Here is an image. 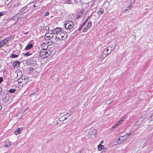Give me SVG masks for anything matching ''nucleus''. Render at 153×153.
I'll return each instance as SVG.
<instances>
[{
    "mask_svg": "<svg viewBox=\"0 0 153 153\" xmlns=\"http://www.w3.org/2000/svg\"><path fill=\"white\" fill-rule=\"evenodd\" d=\"M53 33L55 35V39L59 41L65 40L67 37V33L61 28H57L53 30Z\"/></svg>",
    "mask_w": 153,
    "mask_h": 153,
    "instance_id": "obj_1",
    "label": "nucleus"
},
{
    "mask_svg": "<svg viewBox=\"0 0 153 153\" xmlns=\"http://www.w3.org/2000/svg\"><path fill=\"white\" fill-rule=\"evenodd\" d=\"M51 54V52L49 49H42L39 53V56L42 58L48 57Z\"/></svg>",
    "mask_w": 153,
    "mask_h": 153,
    "instance_id": "obj_2",
    "label": "nucleus"
},
{
    "mask_svg": "<svg viewBox=\"0 0 153 153\" xmlns=\"http://www.w3.org/2000/svg\"><path fill=\"white\" fill-rule=\"evenodd\" d=\"M64 26L66 30H70L73 28L74 24L72 21L67 20L64 22Z\"/></svg>",
    "mask_w": 153,
    "mask_h": 153,
    "instance_id": "obj_3",
    "label": "nucleus"
},
{
    "mask_svg": "<svg viewBox=\"0 0 153 153\" xmlns=\"http://www.w3.org/2000/svg\"><path fill=\"white\" fill-rule=\"evenodd\" d=\"M29 80L27 77L23 76L22 77V81H18L19 83H22L23 85L26 84L28 82Z\"/></svg>",
    "mask_w": 153,
    "mask_h": 153,
    "instance_id": "obj_4",
    "label": "nucleus"
},
{
    "mask_svg": "<svg viewBox=\"0 0 153 153\" xmlns=\"http://www.w3.org/2000/svg\"><path fill=\"white\" fill-rule=\"evenodd\" d=\"M127 140V138L125 137V136H121L117 140V143L118 144L121 143L122 142H124Z\"/></svg>",
    "mask_w": 153,
    "mask_h": 153,
    "instance_id": "obj_5",
    "label": "nucleus"
},
{
    "mask_svg": "<svg viewBox=\"0 0 153 153\" xmlns=\"http://www.w3.org/2000/svg\"><path fill=\"white\" fill-rule=\"evenodd\" d=\"M116 45L114 44V45H111L110 46L108 47L107 49L106 50V51L108 52L109 51H110V53H111V51L114 49L116 47Z\"/></svg>",
    "mask_w": 153,
    "mask_h": 153,
    "instance_id": "obj_6",
    "label": "nucleus"
},
{
    "mask_svg": "<svg viewBox=\"0 0 153 153\" xmlns=\"http://www.w3.org/2000/svg\"><path fill=\"white\" fill-rule=\"evenodd\" d=\"M49 46V45L48 43H43L41 46L42 49H49L48 48Z\"/></svg>",
    "mask_w": 153,
    "mask_h": 153,
    "instance_id": "obj_7",
    "label": "nucleus"
},
{
    "mask_svg": "<svg viewBox=\"0 0 153 153\" xmlns=\"http://www.w3.org/2000/svg\"><path fill=\"white\" fill-rule=\"evenodd\" d=\"M20 63V62L19 61H15L13 62V67L15 68H17L19 67Z\"/></svg>",
    "mask_w": 153,
    "mask_h": 153,
    "instance_id": "obj_8",
    "label": "nucleus"
},
{
    "mask_svg": "<svg viewBox=\"0 0 153 153\" xmlns=\"http://www.w3.org/2000/svg\"><path fill=\"white\" fill-rule=\"evenodd\" d=\"M33 47V46L32 44L31 43H30L26 46L25 49L27 50H29L31 48Z\"/></svg>",
    "mask_w": 153,
    "mask_h": 153,
    "instance_id": "obj_9",
    "label": "nucleus"
},
{
    "mask_svg": "<svg viewBox=\"0 0 153 153\" xmlns=\"http://www.w3.org/2000/svg\"><path fill=\"white\" fill-rule=\"evenodd\" d=\"M104 148L103 145L100 144L98 146V150L100 151H101Z\"/></svg>",
    "mask_w": 153,
    "mask_h": 153,
    "instance_id": "obj_10",
    "label": "nucleus"
},
{
    "mask_svg": "<svg viewBox=\"0 0 153 153\" xmlns=\"http://www.w3.org/2000/svg\"><path fill=\"white\" fill-rule=\"evenodd\" d=\"M53 34H51L50 35H49L48 33H47L45 35V36H46L47 38H48L49 37V39H50V38H53Z\"/></svg>",
    "mask_w": 153,
    "mask_h": 153,
    "instance_id": "obj_11",
    "label": "nucleus"
},
{
    "mask_svg": "<svg viewBox=\"0 0 153 153\" xmlns=\"http://www.w3.org/2000/svg\"><path fill=\"white\" fill-rule=\"evenodd\" d=\"M70 116V115L68 114L67 113L65 115L63 116L62 117V118L64 119L65 120L67 119V117H68Z\"/></svg>",
    "mask_w": 153,
    "mask_h": 153,
    "instance_id": "obj_12",
    "label": "nucleus"
},
{
    "mask_svg": "<svg viewBox=\"0 0 153 153\" xmlns=\"http://www.w3.org/2000/svg\"><path fill=\"white\" fill-rule=\"evenodd\" d=\"M114 99H108L106 102V103L107 105H109L114 100Z\"/></svg>",
    "mask_w": 153,
    "mask_h": 153,
    "instance_id": "obj_13",
    "label": "nucleus"
},
{
    "mask_svg": "<svg viewBox=\"0 0 153 153\" xmlns=\"http://www.w3.org/2000/svg\"><path fill=\"white\" fill-rule=\"evenodd\" d=\"M15 74L17 76V77L16 78V79H17L18 78V77H19L20 76V77H21V76H22V73L21 71H19L18 72L16 73H15Z\"/></svg>",
    "mask_w": 153,
    "mask_h": 153,
    "instance_id": "obj_14",
    "label": "nucleus"
},
{
    "mask_svg": "<svg viewBox=\"0 0 153 153\" xmlns=\"http://www.w3.org/2000/svg\"><path fill=\"white\" fill-rule=\"evenodd\" d=\"M32 53H30L29 52H27V53H25L23 54L25 56H27L31 55Z\"/></svg>",
    "mask_w": 153,
    "mask_h": 153,
    "instance_id": "obj_15",
    "label": "nucleus"
},
{
    "mask_svg": "<svg viewBox=\"0 0 153 153\" xmlns=\"http://www.w3.org/2000/svg\"><path fill=\"white\" fill-rule=\"evenodd\" d=\"M19 55V53H18V54H17V55H15L14 54H12L11 55V57H12V58H16V57H17Z\"/></svg>",
    "mask_w": 153,
    "mask_h": 153,
    "instance_id": "obj_16",
    "label": "nucleus"
},
{
    "mask_svg": "<svg viewBox=\"0 0 153 153\" xmlns=\"http://www.w3.org/2000/svg\"><path fill=\"white\" fill-rule=\"evenodd\" d=\"M125 119L124 118H123L121 120L118 122L117 124H122L124 121V120H125Z\"/></svg>",
    "mask_w": 153,
    "mask_h": 153,
    "instance_id": "obj_17",
    "label": "nucleus"
},
{
    "mask_svg": "<svg viewBox=\"0 0 153 153\" xmlns=\"http://www.w3.org/2000/svg\"><path fill=\"white\" fill-rule=\"evenodd\" d=\"M92 23L91 21H89L86 27H87V28H89L91 25Z\"/></svg>",
    "mask_w": 153,
    "mask_h": 153,
    "instance_id": "obj_18",
    "label": "nucleus"
},
{
    "mask_svg": "<svg viewBox=\"0 0 153 153\" xmlns=\"http://www.w3.org/2000/svg\"><path fill=\"white\" fill-rule=\"evenodd\" d=\"M103 12H104L103 10H99L98 11L97 13H98V15H102V14Z\"/></svg>",
    "mask_w": 153,
    "mask_h": 153,
    "instance_id": "obj_19",
    "label": "nucleus"
},
{
    "mask_svg": "<svg viewBox=\"0 0 153 153\" xmlns=\"http://www.w3.org/2000/svg\"><path fill=\"white\" fill-rule=\"evenodd\" d=\"M16 89H10L8 91V92L10 93H13L15 92L16 91Z\"/></svg>",
    "mask_w": 153,
    "mask_h": 153,
    "instance_id": "obj_20",
    "label": "nucleus"
},
{
    "mask_svg": "<svg viewBox=\"0 0 153 153\" xmlns=\"http://www.w3.org/2000/svg\"><path fill=\"white\" fill-rule=\"evenodd\" d=\"M10 142H7L5 143L4 146L5 147H9L10 146Z\"/></svg>",
    "mask_w": 153,
    "mask_h": 153,
    "instance_id": "obj_21",
    "label": "nucleus"
},
{
    "mask_svg": "<svg viewBox=\"0 0 153 153\" xmlns=\"http://www.w3.org/2000/svg\"><path fill=\"white\" fill-rule=\"evenodd\" d=\"M132 8V5H131L129 6L128 7H126L125 9V11H127L128 10Z\"/></svg>",
    "mask_w": 153,
    "mask_h": 153,
    "instance_id": "obj_22",
    "label": "nucleus"
},
{
    "mask_svg": "<svg viewBox=\"0 0 153 153\" xmlns=\"http://www.w3.org/2000/svg\"><path fill=\"white\" fill-rule=\"evenodd\" d=\"M20 133V132L19 131V130L17 128V129H16V131L14 132V134L16 135H17V134L19 133Z\"/></svg>",
    "mask_w": 153,
    "mask_h": 153,
    "instance_id": "obj_23",
    "label": "nucleus"
},
{
    "mask_svg": "<svg viewBox=\"0 0 153 153\" xmlns=\"http://www.w3.org/2000/svg\"><path fill=\"white\" fill-rule=\"evenodd\" d=\"M22 115V114H18V115L16 116V119H20L21 118Z\"/></svg>",
    "mask_w": 153,
    "mask_h": 153,
    "instance_id": "obj_24",
    "label": "nucleus"
},
{
    "mask_svg": "<svg viewBox=\"0 0 153 153\" xmlns=\"http://www.w3.org/2000/svg\"><path fill=\"white\" fill-rule=\"evenodd\" d=\"M1 42H2V43H3V44L4 45L6 44L7 43V42L6 41V39H3L2 41Z\"/></svg>",
    "mask_w": 153,
    "mask_h": 153,
    "instance_id": "obj_25",
    "label": "nucleus"
},
{
    "mask_svg": "<svg viewBox=\"0 0 153 153\" xmlns=\"http://www.w3.org/2000/svg\"><path fill=\"white\" fill-rule=\"evenodd\" d=\"M88 29V28H87V27H86L84 28L83 30V32L84 33L86 32L87 31V30Z\"/></svg>",
    "mask_w": 153,
    "mask_h": 153,
    "instance_id": "obj_26",
    "label": "nucleus"
},
{
    "mask_svg": "<svg viewBox=\"0 0 153 153\" xmlns=\"http://www.w3.org/2000/svg\"><path fill=\"white\" fill-rule=\"evenodd\" d=\"M5 39L6 40L7 42L9 41L10 40V37H7L6 38H5Z\"/></svg>",
    "mask_w": 153,
    "mask_h": 153,
    "instance_id": "obj_27",
    "label": "nucleus"
},
{
    "mask_svg": "<svg viewBox=\"0 0 153 153\" xmlns=\"http://www.w3.org/2000/svg\"><path fill=\"white\" fill-rule=\"evenodd\" d=\"M18 17L17 16H14L12 19V20H15L16 19L17 20L18 19Z\"/></svg>",
    "mask_w": 153,
    "mask_h": 153,
    "instance_id": "obj_28",
    "label": "nucleus"
},
{
    "mask_svg": "<svg viewBox=\"0 0 153 153\" xmlns=\"http://www.w3.org/2000/svg\"><path fill=\"white\" fill-rule=\"evenodd\" d=\"M4 45L2 43V42L1 41L0 42V48L2 47Z\"/></svg>",
    "mask_w": 153,
    "mask_h": 153,
    "instance_id": "obj_29",
    "label": "nucleus"
},
{
    "mask_svg": "<svg viewBox=\"0 0 153 153\" xmlns=\"http://www.w3.org/2000/svg\"><path fill=\"white\" fill-rule=\"evenodd\" d=\"M16 80H19V81H22V77L21 78V77H18V78L17 79H16Z\"/></svg>",
    "mask_w": 153,
    "mask_h": 153,
    "instance_id": "obj_30",
    "label": "nucleus"
},
{
    "mask_svg": "<svg viewBox=\"0 0 153 153\" xmlns=\"http://www.w3.org/2000/svg\"><path fill=\"white\" fill-rule=\"evenodd\" d=\"M49 12H48V11H46V12L45 13V14H44V15L45 16H48L49 14Z\"/></svg>",
    "mask_w": 153,
    "mask_h": 153,
    "instance_id": "obj_31",
    "label": "nucleus"
},
{
    "mask_svg": "<svg viewBox=\"0 0 153 153\" xmlns=\"http://www.w3.org/2000/svg\"><path fill=\"white\" fill-rule=\"evenodd\" d=\"M132 134V133H131L130 132H127V133H126V135L127 136H129L130 135H131Z\"/></svg>",
    "mask_w": 153,
    "mask_h": 153,
    "instance_id": "obj_32",
    "label": "nucleus"
},
{
    "mask_svg": "<svg viewBox=\"0 0 153 153\" xmlns=\"http://www.w3.org/2000/svg\"><path fill=\"white\" fill-rule=\"evenodd\" d=\"M45 29L46 30H49V27L48 26H46L45 27Z\"/></svg>",
    "mask_w": 153,
    "mask_h": 153,
    "instance_id": "obj_33",
    "label": "nucleus"
},
{
    "mask_svg": "<svg viewBox=\"0 0 153 153\" xmlns=\"http://www.w3.org/2000/svg\"><path fill=\"white\" fill-rule=\"evenodd\" d=\"M86 23V22L85 21L84 22H83L82 25L81 26V27H82V28L84 25H85V23Z\"/></svg>",
    "mask_w": 153,
    "mask_h": 153,
    "instance_id": "obj_34",
    "label": "nucleus"
},
{
    "mask_svg": "<svg viewBox=\"0 0 153 153\" xmlns=\"http://www.w3.org/2000/svg\"><path fill=\"white\" fill-rule=\"evenodd\" d=\"M3 81V79L2 77H0V83H1V82Z\"/></svg>",
    "mask_w": 153,
    "mask_h": 153,
    "instance_id": "obj_35",
    "label": "nucleus"
},
{
    "mask_svg": "<svg viewBox=\"0 0 153 153\" xmlns=\"http://www.w3.org/2000/svg\"><path fill=\"white\" fill-rule=\"evenodd\" d=\"M18 129L19 130L20 132L22 131L23 129V128L22 127L19 128H18Z\"/></svg>",
    "mask_w": 153,
    "mask_h": 153,
    "instance_id": "obj_36",
    "label": "nucleus"
},
{
    "mask_svg": "<svg viewBox=\"0 0 153 153\" xmlns=\"http://www.w3.org/2000/svg\"><path fill=\"white\" fill-rule=\"evenodd\" d=\"M4 15V13L3 12H0V16H2Z\"/></svg>",
    "mask_w": 153,
    "mask_h": 153,
    "instance_id": "obj_37",
    "label": "nucleus"
},
{
    "mask_svg": "<svg viewBox=\"0 0 153 153\" xmlns=\"http://www.w3.org/2000/svg\"><path fill=\"white\" fill-rule=\"evenodd\" d=\"M82 27H81V26H80V27L79 28V31H80L82 29Z\"/></svg>",
    "mask_w": 153,
    "mask_h": 153,
    "instance_id": "obj_38",
    "label": "nucleus"
},
{
    "mask_svg": "<svg viewBox=\"0 0 153 153\" xmlns=\"http://www.w3.org/2000/svg\"><path fill=\"white\" fill-rule=\"evenodd\" d=\"M117 127V125H115V126H113L112 127V128H116Z\"/></svg>",
    "mask_w": 153,
    "mask_h": 153,
    "instance_id": "obj_39",
    "label": "nucleus"
},
{
    "mask_svg": "<svg viewBox=\"0 0 153 153\" xmlns=\"http://www.w3.org/2000/svg\"><path fill=\"white\" fill-rule=\"evenodd\" d=\"M2 91V89L1 87H0V94Z\"/></svg>",
    "mask_w": 153,
    "mask_h": 153,
    "instance_id": "obj_40",
    "label": "nucleus"
},
{
    "mask_svg": "<svg viewBox=\"0 0 153 153\" xmlns=\"http://www.w3.org/2000/svg\"><path fill=\"white\" fill-rule=\"evenodd\" d=\"M125 137L126 138H127V139L129 137V136L127 135V136H125Z\"/></svg>",
    "mask_w": 153,
    "mask_h": 153,
    "instance_id": "obj_41",
    "label": "nucleus"
},
{
    "mask_svg": "<svg viewBox=\"0 0 153 153\" xmlns=\"http://www.w3.org/2000/svg\"><path fill=\"white\" fill-rule=\"evenodd\" d=\"M151 118L152 119V120H153V113L151 115Z\"/></svg>",
    "mask_w": 153,
    "mask_h": 153,
    "instance_id": "obj_42",
    "label": "nucleus"
},
{
    "mask_svg": "<svg viewBox=\"0 0 153 153\" xmlns=\"http://www.w3.org/2000/svg\"><path fill=\"white\" fill-rule=\"evenodd\" d=\"M70 1L69 0V1H67V4H69V3H70Z\"/></svg>",
    "mask_w": 153,
    "mask_h": 153,
    "instance_id": "obj_43",
    "label": "nucleus"
},
{
    "mask_svg": "<svg viewBox=\"0 0 153 153\" xmlns=\"http://www.w3.org/2000/svg\"><path fill=\"white\" fill-rule=\"evenodd\" d=\"M1 106L0 104V111L1 110Z\"/></svg>",
    "mask_w": 153,
    "mask_h": 153,
    "instance_id": "obj_44",
    "label": "nucleus"
},
{
    "mask_svg": "<svg viewBox=\"0 0 153 153\" xmlns=\"http://www.w3.org/2000/svg\"><path fill=\"white\" fill-rule=\"evenodd\" d=\"M110 53V52L109 53H108L107 54V55H108L109 53Z\"/></svg>",
    "mask_w": 153,
    "mask_h": 153,
    "instance_id": "obj_45",
    "label": "nucleus"
},
{
    "mask_svg": "<svg viewBox=\"0 0 153 153\" xmlns=\"http://www.w3.org/2000/svg\"><path fill=\"white\" fill-rule=\"evenodd\" d=\"M34 93H32V94H31V95H34Z\"/></svg>",
    "mask_w": 153,
    "mask_h": 153,
    "instance_id": "obj_46",
    "label": "nucleus"
},
{
    "mask_svg": "<svg viewBox=\"0 0 153 153\" xmlns=\"http://www.w3.org/2000/svg\"><path fill=\"white\" fill-rule=\"evenodd\" d=\"M27 109V108H26L25 110V111H26Z\"/></svg>",
    "mask_w": 153,
    "mask_h": 153,
    "instance_id": "obj_47",
    "label": "nucleus"
},
{
    "mask_svg": "<svg viewBox=\"0 0 153 153\" xmlns=\"http://www.w3.org/2000/svg\"><path fill=\"white\" fill-rule=\"evenodd\" d=\"M103 143V140H102V141H101V143Z\"/></svg>",
    "mask_w": 153,
    "mask_h": 153,
    "instance_id": "obj_48",
    "label": "nucleus"
},
{
    "mask_svg": "<svg viewBox=\"0 0 153 153\" xmlns=\"http://www.w3.org/2000/svg\"><path fill=\"white\" fill-rule=\"evenodd\" d=\"M35 7V5H34L33 6V7Z\"/></svg>",
    "mask_w": 153,
    "mask_h": 153,
    "instance_id": "obj_49",
    "label": "nucleus"
}]
</instances>
